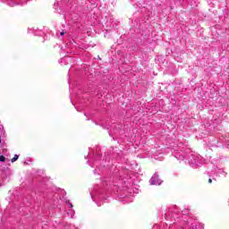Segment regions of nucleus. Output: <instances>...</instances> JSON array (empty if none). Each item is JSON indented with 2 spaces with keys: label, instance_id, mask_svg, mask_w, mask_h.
Listing matches in <instances>:
<instances>
[{
  "label": "nucleus",
  "instance_id": "7ed1b4c3",
  "mask_svg": "<svg viewBox=\"0 0 229 229\" xmlns=\"http://www.w3.org/2000/svg\"><path fill=\"white\" fill-rule=\"evenodd\" d=\"M66 33H67V32H65V31H62V32H61V36L64 37V35H65Z\"/></svg>",
  "mask_w": 229,
  "mask_h": 229
},
{
  "label": "nucleus",
  "instance_id": "20e7f679",
  "mask_svg": "<svg viewBox=\"0 0 229 229\" xmlns=\"http://www.w3.org/2000/svg\"><path fill=\"white\" fill-rule=\"evenodd\" d=\"M208 183H212V179H208Z\"/></svg>",
  "mask_w": 229,
  "mask_h": 229
},
{
  "label": "nucleus",
  "instance_id": "39448f33",
  "mask_svg": "<svg viewBox=\"0 0 229 229\" xmlns=\"http://www.w3.org/2000/svg\"><path fill=\"white\" fill-rule=\"evenodd\" d=\"M0 144H1V138H0Z\"/></svg>",
  "mask_w": 229,
  "mask_h": 229
},
{
  "label": "nucleus",
  "instance_id": "f03ea898",
  "mask_svg": "<svg viewBox=\"0 0 229 229\" xmlns=\"http://www.w3.org/2000/svg\"><path fill=\"white\" fill-rule=\"evenodd\" d=\"M6 160V157L4 156H0V162H4Z\"/></svg>",
  "mask_w": 229,
  "mask_h": 229
},
{
  "label": "nucleus",
  "instance_id": "f257e3e1",
  "mask_svg": "<svg viewBox=\"0 0 229 229\" xmlns=\"http://www.w3.org/2000/svg\"><path fill=\"white\" fill-rule=\"evenodd\" d=\"M17 160H19V156L18 155H14V157L11 159V162H17Z\"/></svg>",
  "mask_w": 229,
  "mask_h": 229
}]
</instances>
